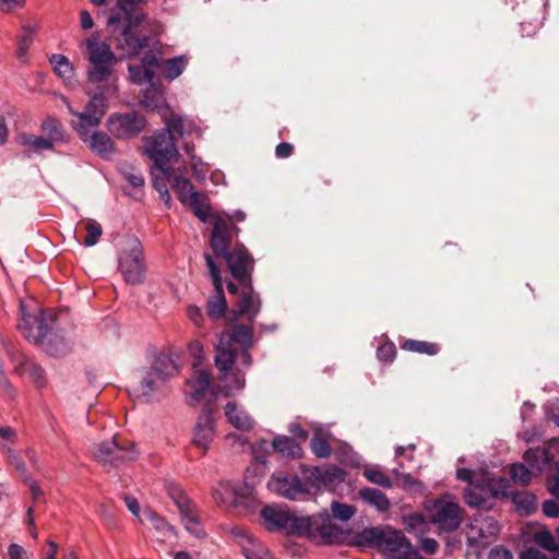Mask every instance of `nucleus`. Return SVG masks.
<instances>
[{
    "label": "nucleus",
    "instance_id": "52",
    "mask_svg": "<svg viewBox=\"0 0 559 559\" xmlns=\"http://www.w3.org/2000/svg\"><path fill=\"white\" fill-rule=\"evenodd\" d=\"M484 483H486V486L492 497L504 496L507 493L508 480L502 477H486Z\"/></svg>",
    "mask_w": 559,
    "mask_h": 559
},
{
    "label": "nucleus",
    "instance_id": "24",
    "mask_svg": "<svg viewBox=\"0 0 559 559\" xmlns=\"http://www.w3.org/2000/svg\"><path fill=\"white\" fill-rule=\"evenodd\" d=\"M185 170L186 166L182 167V170L180 168L177 170L170 168L168 169V174H164L168 181L171 182L173 188L182 204H187L192 198H195V194L198 193L190 180L182 176Z\"/></svg>",
    "mask_w": 559,
    "mask_h": 559
},
{
    "label": "nucleus",
    "instance_id": "41",
    "mask_svg": "<svg viewBox=\"0 0 559 559\" xmlns=\"http://www.w3.org/2000/svg\"><path fill=\"white\" fill-rule=\"evenodd\" d=\"M235 485L233 481H221L213 489V498L222 507L230 508L235 502Z\"/></svg>",
    "mask_w": 559,
    "mask_h": 559
},
{
    "label": "nucleus",
    "instance_id": "42",
    "mask_svg": "<svg viewBox=\"0 0 559 559\" xmlns=\"http://www.w3.org/2000/svg\"><path fill=\"white\" fill-rule=\"evenodd\" d=\"M188 64V60L185 56H178L174 58L166 59L160 69L163 72V75L169 80L173 81L177 79L186 69Z\"/></svg>",
    "mask_w": 559,
    "mask_h": 559
},
{
    "label": "nucleus",
    "instance_id": "38",
    "mask_svg": "<svg viewBox=\"0 0 559 559\" xmlns=\"http://www.w3.org/2000/svg\"><path fill=\"white\" fill-rule=\"evenodd\" d=\"M140 522L150 523L151 526L164 537H170L175 534L174 527L151 509L143 510V518H140Z\"/></svg>",
    "mask_w": 559,
    "mask_h": 559
},
{
    "label": "nucleus",
    "instance_id": "3",
    "mask_svg": "<svg viewBox=\"0 0 559 559\" xmlns=\"http://www.w3.org/2000/svg\"><path fill=\"white\" fill-rule=\"evenodd\" d=\"M165 129L144 138V151L154 162V166L163 174H168L174 162H178L179 152L176 145L177 138L191 134L195 130L192 121L178 116H164Z\"/></svg>",
    "mask_w": 559,
    "mask_h": 559
},
{
    "label": "nucleus",
    "instance_id": "16",
    "mask_svg": "<svg viewBox=\"0 0 559 559\" xmlns=\"http://www.w3.org/2000/svg\"><path fill=\"white\" fill-rule=\"evenodd\" d=\"M231 535L246 559H273L269 549L247 530L234 527Z\"/></svg>",
    "mask_w": 559,
    "mask_h": 559
},
{
    "label": "nucleus",
    "instance_id": "2",
    "mask_svg": "<svg viewBox=\"0 0 559 559\" xmlns=\"http://www.w3.org/2000/svg\"><path fill=\"white\" fill-rule=\"evenodd\" d=\"M253 345V329L238 324L222 332L216 346L215 365L221 373L222 391L230 395L245 386L242 368H248L252 360L249 348Z\"/></svg>",
    "mask_w": 559,
    "mask_h": 559
},
{
    "label": "nucleus",
    "instance_id": "45",
    "mask_svg": "<svg viewBox=\"0 0 559 559\" xmlns=\"http://www.w3.org/2000/svg\"><path fill=\"white\" fill-rule=\"evenodd\" d=\"M186 205L201 222H206L211 216L210 202L205 194L197 193L195 198H192Z\"/></svg>",
    "mask_w": 559,
    "mask_h": 559
},
{
    "label": "nucleus",
    "instance_id": "20",
    "mask_svg": "<svg viewBox=\"0 0 559 559\" xmlns=\"http://www.w3.org/2000/svg\"><path fill=\"white\" fill-rule=\"evenodd\" d=\"M173 498L178 507L186 530L195 537H202L204 531L190 500L180 491L177 492V496L173 495Z\"/></svg>",
    "mask_w": 559,
    "mask_h": 559
},
{
    "label": "nucleus",
    "instance_id": "7",
    "mask_svg": "<svg viewBox=\"0 0 559 559\" xmlns=\"http://www.w3.org/2000/svg\"><path fill=\"white\" fill-rule=\"evenodd\" d=\"M179 372L176 361L167 354L155 356L150 367L141 370L131 394L142 403L160 400L167 393V381Z\"/></svg>",
    "mask_w": 559,
    "mask_h": 559
},
{
    "label": "nucleus",
    "instance_id": "10",
    "mask_svg": "<svg viewBox=\"0 0 559 559\" xmlns=\"http://www.w3.org/2000/svg\"><path fill=\"white\" fill-rule=\"evenodd\" d=\"M423 511L439 532H454L463 521V509L460 504L444 498L426 501Z\"/></svg>",
    "mask_w": 559,
    "mask_h": 559
},
{
    "label": "nucleus",
    "instance_id": "55",
    "mask_svg": "<svg viewBox=\"0 0 559 559\" xmlns=\"http://www.w3.org/2000/svg\"><path fill=\"white\" fill-rule=\"evenodd\" d=\"M331 510H332L333 516L343 522L348 521L355 514L354 507H352L349 504L341 503L337 501L332 502Z\"/></svg>",
    "mask_w": 559,
    "mask_h": 559
},
{
    "label": "nucleus",
    "instance_id": "47",
    "mask_svg": "<svg viewBox=\"0 0 559 559\" xmlns=\"http://www.w3.org/2000/svg\"><path fill=\"white\" fill-rule=\"evenodd\" d=\"M509 474L515 484L526 486L532 477V472L522 463L511 464Z\"/></svg>",
    "mask_w": 559,
    "mask_h": 559
},
{
    "label": "nucleus",
    "instance_id": "30",
    "mask_svg": "<svg viewBox=\"0 0 559 559\" xmlns=\"http://www.w3.org/2000/svg\"><path fill=\"white\" fill-rule=\"evenodd\" d=\"M15 371L21 376H27L38 389L44 388L47 383L45 370L27 357H21L15 365Z\"/></svg>",
    "mask_w": 559,
    "mask_h": 559
},
{
    "label": "nucleus",
    "instance_id": "4",
    "mask_svg": "<svg viewBox=\"0 0 559 559\" xmlns=\"http://www.w3.org/2000/svg\"><path fill=\"white\" fill-rule=\"evenodd\" d=\"M33 304V300H21L19 330L29 342L41 345L50 356L60 357L68 354L71 349V342L64 335L51 332V325L40 309H34V313L28 311Z\"/></svg>",
    "mask_w": 559,
    "mask_h": 559
},
{
    "label": "nucleus",
    "instance_id": "46",
    "mask_svg": "<svg viewBox=\"0 0 559 559\" xmlns=\"http://www.w3.org/2000/svg\"><path fill=\"white\" fill-rule=\"evenodd\" d=\"M128 72L130 81L136 85L153 84L155 73L152 69H144L141 64H129Z\"/></svg>",
    "mask_w": 559,
    "mask_h": 559
},
{
    "label": "nucleus",
    "instance_id": "33",
    "mask_svg": "<svg viewBox=\"0 0 559 559\" xmlns=\"http://www.w3.org/2000/svg\"><path fill=\"white\" fill-rule=\"evenodd\" d=\"M38 29V26L35 24H23L17 36V50L16 58L19 61L25 63L27 61V52L31 48L35 34Z\"/></svg>",
    "mask_w": 559,
    "mask_h": 559
},
{
    "label": "nucleus",
    "instance_id": "54",
    "mask_svg": "<svg viewBox=\"0 0 559 559\" xmlns=\"http://www.w3.org/2000/svg\"><path fill=\"white\" fill-rule=\"evenodd\" d=\"M534 540L540 547H543L549 551H555V554L559 550L555 537L548 531L537 532L534 535Z\"/></svg>",
    "mask_w": 559,
    "mask_h": 559
},
{
    "label": "nucleus",
    "instance_id": "60",
    "mask_svg": "<svg viewBox=\"0 0 559 559\" xmlns=\"http://www.w3.org/2000/svg\"><path fill=\"white\" fill-rule=\"evenodd\" d=\"M378 358L383 361H391L395 356V347L393 344H385L378 348Z\"/></svg>",
    "mask_w": 559,
    "mask_h": 559
},
{
    "label": "nucleus",
    "instance_id": "17",
    "mask_svg": "<svg viewBox=\"0 0 559 559\" xmlns=\"http://www.w3.org/2000/svg\"><path fill=\"white\" fill-rule=\"evenodd\" d=\"M92 452L98 462L110 465L133 460L135 456L133 450L120 447L115 439L95 444Z\"/></svg>",
    "mask_w": 559,
    "mask_h": 559
},
{
    "label": "nucleus",
    "instance_id": "15",
    "mask_svg": "<svg viewBox=\"0 0 559 559\" xmlns=\"http://www.w3.org/2000/svg\"><path fill=\"white\" fill-rule=\"evenodd\" d=\"M204 258L214 285V295L207 301V314L216 320L225 314L227 308L223 290V281L219 267L214 259L207 253L204 254Z\"/></svg>",
    "mask_w": 559,
    "mask_h": 559
},
{
    "label": "nucleus",
    "instance_id": "32",
    "mask_svg": "<svg viewBox=\"0 0 559 559\" xmlns=\"http://www.w3.org/2000/svg\"><path fill=\"white\" fill-rule=\"evenodd\" d=\"M259 504L252 486L248 484L236 483L235 485V502L233 508H240L245 511L254 510Z\"/></svg>",
    "mask_w": 559,
    "mask_h": 559
},
{
    "label": "nucleus",
    "instance_id": "36",
    "mask_svg": "<svg viewBox=\"0 0 559 559\" xmlns=\"http://www.w3.org/2000/svg\"><path fill=\"white\" fill-rule=\"evenodd\" d=\"M489 497H491V495L486 483L484 485L469 484L464 491L465 502L475 508H485Z\"/></svg>",
    "mask_w": 559,
    "mask_h": 559
},
{
    "label": "nucleus",
    "instance_id": "25",
    "mask_svg": "<svg viewBox=\"0 0 559 559\" xmlns=\"http://www.w3.org/2000/svg\"><path fill=\"white\" fill-rule=\"evenodd\" d=\"M88 148L99 155L102 158L109 159L116 153V145L112 139L105 132L94 131L82 139Z\"/></svg>",
    "mask_w": 559,
    "mask_h": 559
},
{
    "label": "nucleus",
    "instance_id": "27",
    "mask_svg": "<svg viewBox=\"0 0 559 559\" xmlns=\"http://www.w3.org/2000/svg\"><path fill=\"white\" fill-rule=\"evenodd\" d=\"M86 94L90 96V99L83 111L96 117L97 120L102 122L108 108L107 98L109 96H114L116 93L103 92L95 90L94 87H86Z\"/></svg>",
    "mask_w": 559,
    "mask_h": 559
},
{
    "label": "nucleus",
    "instance_id": "58",
    "mask_svg": "<svg viewBox=\"0 0 559 559\" xmlns=\"http://www.w3.org/2000/svg\"><path fill=\"white\" fill-rule=\"evenodd\" d=\"M8 461L20 473V476L22 477L23 481L29 480V474L27 472L26 465L19 453L12 454L11 459Z\"/></svg>",
    "mask_w": 559,
    "mask_h": 559
},
{
    "label": "nucleus",
    "instance_id": "43",
    "mask_svg": "<svg viewBox=\"0 0 559 559\" xmlns=\"http://www.w3.org/2000/svg\"><path fill=\"white\" fill-rule=\"evenodd\" d=\"M20 140L23 145L31 147L35 153L53 150V147L58 144L50 138L32 134H22Z\"/></svg>",
    "mask_w": 559,
    "mask_h": 559
},
{
    "label": "nucleus",
    "instance_id": "34",
    "mask_svg": "<svg viewBox=\"0 0 559 559\" xmlns=\"http://www.w3.org/2000/svg\"><path fill=\"white\" fill-rule=\"evenodd\" d=\"M55 73L63 81L66 85H72L75 71L70 60L63 55H52L49 59Z\"/></svg>",
    "mask_w": 559,
    "mask_h": 559
},
{
    "label": "nucleus",
    "instance_id": "51",
    "mask_svg": "<svg viewBox=\"0 0 559 559\" xmlns=\"http://www.w3.org/2000/svg\"><path fill=\"white\" fill-rule=\"evenodd\" d=\"M85 229L87 231V235L84 238V245L86 247H92L96 245L103 234L100 224L97 223L96 221L91 219L85 224Z\"/></svg>",
    "mask_w": 559,
    "mask_h": 559
},
{
    "label": "nucleus",
    "instance_id": "35",
    "mask_svg": "<svg viewBox=\"0 0 559 559\" xmlns=\"http://www.w3.org/2000/svg\"><path fill=\"white\" fill-rule=\"evenodd\" d=\"M403 524L408 533L414 534L417 537H421L428 533L429 525H432L424 511L421 513H411L405 515L403 518Z\"/></svg>",
    "mask_w": 559,
    "mask_h": 559
},
{
    "label": "nucleus",
    "instance_id": "1",
    "mask_svg": "<svg viewBox=\"0 0 559 559\" xmlns=\"http://www.w3.org/2000/svg\"><path fill=\"white\" fill-rule=\"evenodd\" d=\"M147 0H119L116 10L108 17L112 39L117 49L126 57H134L150 45L151 35H158L162 25L157 21L148 20L138 10V7Z\"/></svg>",
    "mask_w": 559,
    "mask_h": 559
},
{
    "label": "nucleus",
    "instance_id": "12",
    "mask_svg": "<svg viewBox=\"0 0 559 559\" xmlns=\"http://www.w3.org/2000/svg\"><path fill=\"white\" fill-rule=\"evenodd\" d=\"M267 487L271 491L290 500L302 499L310 491L309 481H301L297 476H287L282 473L274 474Z\"/></svg>",
    "mask_w": 559,
    "mask_h": 559
},
{
    "label": "nucleus",
    "instance_id": "11",
    "mask_svg": "<svg viewBox=\"0 0 559 559\" xmlns=\"http://www.w3.org/2000/svg\"><path fill=\"white\" fill-rule=\"evenodd\" d=\"M146 119L136 111L114 112L106 121L108 132L116 139L127 140L138 136L145 128Z\"/></svg>",
    "mask_w": 559,
    "mask_h": 559
},
{
    "label": "nucleus",
    "instance_id": "29",
    "mask_svg": "<svg viewBox=\"0 0 559 559\" xmlns=\"http://www.w3.org/2000/svg\"><path fill=\"white\" fill-rule=\"evenodd\" d=\"M290 513L276 509L270 506L264 507L261 510V519L263 522V525L269 531H280L283 530L286 532L287 523L289 521Z\"/></svg>",
    "mask_w": 559,
    "mask_h": 559
},
{
    "label": "nucleus",
    "instance_id": "62",
    "mask_svg": "<svg viewBox=\"0 0 559 559\" xmlns=\"http://www.w3.org/2000/svg\"><path fill=\"white\" fill-rule=\"evenodd\" d=\"M488 559H513V556L509 549L497 546L489 551Z\"/></svg>",
    "mask_w": 559,
    "mask_h": 559
},
{
    "label": "nucleus",
    "instance_id": "18",
    "mask_svg": "<svg viewBox=\"0 0 559 559\" xmlns=\"http://www.w3.org/2000/svg\"><path fill=\"white\" fill-rule=\"evenodd\" d=\"M342 530L332 521L328 511L314 515L312 537L324 544H336L342 539Z\"/></svg>",
    "mask_w": 559,
    "mask_h": 559
},
{
    "label": "nucleus",
    "instance_id": "63",
    "mask_svg": "<svg viewBox=\"0 0 559 559\" xmlns=\"http://www.w3.org/2000/svg\"><path fill=\"white\" fill-rule=\"evenodd\" d=\"M420 548L427 555H433L437 552L439 545L433 538H421L420 539Z\"/></svg>",
    "mask_w": 559,
    "mask_h": 559
},
{
    "label": "nucleus",
    "instance_id": "49",
    "mask_svg": "<svg viewBox=\"0 0 559 559\" xmlns=\"http://www.w3.org/2000/svg\"><path fill=\"white\" fill-rule=\"evenodd\" d=\"M403 348L411 352L427 355H436L439 352V347L437 344L414 340L406 341L403 345Z\"/></svg>",
    "mask_w": 559,
    "mask_h": 559
},
{
    "label": "nucleus",
    "instance_id": "56",
    "mask_svg": "<svg viewBox=\"0 0 559 559\" xmlns=\"http://www.w3.org/2000/svg\"><path fill=\"white\" fill-rule=\"evenodd\" d=\"M188 353L193 358L191 366L192 369L202 368L204 360L203 346L200 341H192L188 345Z\"/></svg>",
    "mask_w": 559,
    "mask_h": 559
},
{
    "label": "nucleus",
    "instance_id": "23",
    "mask_svg": "<svg viewBox=\"0 0 559 559\" xmlns=\"http://www.w3.org/2000/svg\"><path fill=\"white\" fill-rule=\"evenodd\" d=\"M185 170L186 166L182 167V170L180 168L177 170L170 168L168 169V174H164L168 181L171 182L173 188L182 204H187L192 198H195V194L198 193L190 180L182 176Z\"/></svg>",
    "mask_w": 559,
    "mask_h": 559
},
{
    "label": "nucleus",
    "instance_id": "57",
    "mask_svg": "<svg viewBox=\"0 0 559 559\" xmlns=\"http://www.w3.org/2000/svg\"><path fill=\"white\" fill-rule=\"evenodd\" d=\"M311 450L318 456L325 459L331 454L330 444L320 436H314L311 439Z\"/></svg>",
    "mask_w": 559,
    "mask_h": 559
},
{
    "label": "nucleus",
    "instance_id": "28",
    "mask_svg": "<svg viewBox=\"0 0 559 559\" xmlns=\"http://www.w3.org/2000/svg\"><path fill=\"white\" fill-rule=\"evenodd\" d=\"M61 99L67 105L69 112L78 118V121L73 123V128L78 132L81 140L90 136L92 132L96 131L95 129H97L100 124V121H98L96 117H93L85 111L74 110L68 98L64 96H62Z\"/></svg>",
    "mask_w": 559,
    "mask_h": 559
},
{
    "label": "nucleus",
    "instance_id": "31",
    "mask_svg": "<svg viewBox=\"0 0 559 559\" xmlns=\"http://www.w3.org/2000/svg\"><path fill=\"white\" fill-rule=\"evenodd\" d=\"M141 103L144 107L151 110L160 111L163 119L164 116L170 117L174 115L173 112H169L168 107L165 105L163 91L154 84L150 85V87L144 91Z\"/></svg>",
    "mask_w": 559,
    "mask_h": 559
},
{
    "label": "nucleus",
    "instance_id": "39",
    "mask_svg": "<svg viewBox=\"0 0 559 559\" xmlns=\"http://www.w3.org/2000/svg\"><path fill=\"white\" fill-rule=\"evenodd\" d=\"M360 498L374 509L380 512L388 511L390 509V501L385 493L374 488H362L359 491Z\"/></svg>",
    "mask_w": 559,
    "mask_h": 559
},
{
    "label": "nucleus",
    "instance_id": "40",
    "mask_svg": "<svg viewBox=\"0 0 559 559\" xmlns=\"http://www.w3.org/2000/svg\"><path fill=\"white\" fill-rule=\"evenodd\" d=\"M273 448L283 456L292 459L299 457L302 453L301 447L295 441V439L286 436L276 437L273 441Z\"/></svg>",
    "mask_w": 559,
    "mask_h": 559
},
{
    "label": "nucleus",
    "instance_id": "5",
    "mask_svg": "<svg viewBox=\"0 0 559 559\" xmlns=\"http://www.w3.org/2000/svg\"><path fill=\"white\" fill-rule=\"evenodd\" d=\"M86 47V82L87 87L103 92L117 93L118 78L115 68L118 57L110 45L102 41L97 36H91L83 43Z\"/></svg>",
    "mask_w": 559,
    "mask_h": 559
},
{
    "label": "nucleus",
    "instance_id": "26",
    "mask_svg": "<svg viewBox=\"0 0 559 559\" xmlns=\"http://www.w3.org/2000/svg\"><path fill=\"white\" fill-rule=\"evenodd\" d=\"M228 423L236 429L249 431L253 428L254 420L252 416L236 402H228L224 408Z\"/></svg>",
    "mask_w": 559,
    "mask_h": 559
},
{
    "label": "nucleus",
    "instance_id": "19",
    "mask_svg": "<svg viewBox=\"0 0 559 559\" xmlns=\"http://www.w3.org/2000/svg\"><path fill=\"white\" fill-rule=\"evenodd\" d=\"M240 286L241 292L237 302V313L249 321H253L262 307L260 295L253 290L252 281H246Z\"/></svg>",
    "mask_w": 559,
    "mask_h": 559
},
{
    "label": "nucleus",
    "instance_id": "6",
    "mask_svg": "<svg viewBox=\"0 0 559 559\" xmlns=\"http://www.w3.org/2000/svg\"><path fill=\"white\" fill-rule=\"evenodd\" d=\"M230 245V225L225 217L217 216L213 224L210 247L216 255H221L225 259L229 272L241 285L245 284L246 281H251L250 273L253 270V259L242 245L236 246L234 250L229 252L228 249Z\"/></svg>",
    "mask_w": 559,
    "mask_h": 559
},
{
    "label": "nucleus",
    "instance_id": "64",
    "mask_svg": "<svg viewBox=\"0 0 559 559\" xmlns=\"http://www.w3.org/2000/svg\"><path fill=\"white\" fill-rule=\"evenodd\" d=\"M543 511L549 518L559 516V504L555 500H546L543 503Z\"/></svg>",
    "mask_w": 559,
    "mask_h": 559
},
{
    "label": "nucleus",
    "instance_id": "37",
    "mask_svg": "<svg viewBox=\"0 0 559 559\" xmlns=\"http://www.w3.org/2000/svg\"><path fill=\"white\" fill-rule=\"evenodd\" d=\"M314 515L312 516H297L290 513L287 523L286 532L298 536L308 535L312 537Z\"/></svg>",
    "mask_w": 559,
    "mask_h": 559
},
{
    "label": "nucleus",
    "instance_id": "21",
    "mask_svg": "<svg viewBox=\"0 0 559 559\" xmlns=\"http://www.w3.org/2000/svg\"><path fill=\"white\" fill-rule=\"evenodd\" d=\"M499 531V523L492 516H479L474 519L469 526V538L481 545H487Z\"/></svg>",
    "mask_w": 559,
    "mask_h": 559
},
{
    "label": "nucleus",
    "instance_id": "48",
    "mask_svg": "<svg viewBox=\"0 0 559 559\" xmlns=\"http://www.w3.org/2000/svg\"><path fill=\"white\" fill-rule=\"evenodd\" d=\"M120 174L123 176L124 179H127L130 185L134 188H141L144 185V178L142 173L134 168L130 164H121L119 167Z\"/></svg>",
    "mask_w": 559,
    "mask_h": 559
},
{
    "label": "nucleus",
    "instance_id": "8",
    "mask_svg": "<svg viewBox=\"0 0 559 559\" xmlns=\"http://www.w3.org/2000/svg\"><path fill=\"white\" fill-rule=\"evenodd\" d=\"M355 544L359 547H377L385 555V559H414L415 555L405 536L389 527L365 528L356 535Z\"/></svg>",
    "mask_w": 559,
    "mask_h": 559
},
{
    "label": "nucleus",
    "instance_id": "44",
    "mask_svg": "<svg viewBox=\"0 0 559 559\" xmlns=\"http://www.w3.org/2000/svg\"><path fill=\"white\" fill-rule=\"evenodd\" d=\"M41 131L44 136L50 138L59 144L68 141L61 123L55 118L47 117L41 123Z\"/></svg>",
    "mask_w": 559,
    "mask_h": 559
},
{
    "label": "nucleus",
    "instance_id": "9",
    "mask_svg": "<svg viewBox=\"0 0 559 559\" xmlns=\"http://www.w3.org/2000/svg\"><path fill=\"white\" fill-rule=\"evenodd\" d=\"M118 271L124 282L131 285L142 284L145 277L144 253L139 239L128 237L118 255Z\"/></svg>",
    "mask_w": 559,
    "mask_h": 559
},
{
    "label": "nucleus",
    "instance_id": "22",
    "mask_svg": "<svg viewBox=\"0 0 559 559\" xmlns=\"http://www.w3.org/2000/svg\"><path fill=\"white\" fill-rule=\"evenodd\" d=\"M344 480L345 472L335 465L316 467L310 475V481L318 488L334 489Z\"/></svg>",
    "mask_w": 559,
    "mask_h": 559
},
{
    "label": "nucleus",
    "instance_id": "59",
    "mask_svg": "<svg viewBox=\"0 0 559 559\" xmlns=\"http://www.w3.org/2000/svg\"><path fill=\"white\" fill-rule=\"evenodd\" d=\"M191 167L193 176L195 177L197 180L202 181L205 179L207 167L199 157L194 155L191 156Z\"/></svg>",
    "mask_w": 559,
    "mask_h": 559
},
{
    "label": "nucleus",
    "instance_id": "61",
    "mask_svg": "<svg viewBox=\"0 0 559 559\" xmlns=\"http://www.w3.org/2000/svg\"><path fill=\"white\" fill-rule=\"evenodd\" d=\"M10 559H28L26 550L19 544H10L8 548Z\"/></svg>",
    "mask_w": 559,
    "mask_h": 559
},
{
    "label": "nucleus",
    "instance_id": "53",
    "mask_svg": "<svg viewBox=\"0 0 559 559\" xmlns=\"http://www.w3.org/2000/svg\"><path fill=\"white\" fill-rule=\"evenodd\" d=\"M514 502L518 509L522 510L526 514H531L537 508L536 499L530 493H519L514 497Z\"/></svg>",
    "mask_w": 559,
    "mask_h": 559
},
{
    "label": "nucleus",
    "instance_id": "13",
    "mask_svg": "<svg viewBox=\"0 0 559 559\" xmlns=\"http://www.w3.org/2000/svg\"><path fill=\"white\" fill-rule=\"evenodd\" d=\"M216 436V420L212 408L206 405L198 416L193 431L192 444L205 454Z\"/></svg>",
    "mask_w": 559,
    "mask_h": 559
},
{
    "label": "nucleus",
    "instance_id": "50",
    "mask_svg": "<svg viewBox=\"0 0 559 559\" xmlns=\"http://www.w3.org/2000/svg\"><path fill=\"white\" fill-rule=\"evenodd\" d=\"M362 474L370 483L380 487L391 488L393 486L391 479L377 467H367Z\"/></svg>",
    "mask_w": 559,
    "mask_h": 559
},
{
    "label": "nucleus",
    "instance_id": "14",
    "mask_svg": "<svg viewBox=\"0 0 559 559\" xmlns=\"http://www.w3.org/2000/svg\"><path fill=\"white\" fill-rule=\"evenodd\" d=\"M211 393V373L203 368L193 369L185 386L187 404L194 407L202 403Z\"/></svg>",
    "mask_w": 559,
    "mask_h": 559
}]
</instances>
